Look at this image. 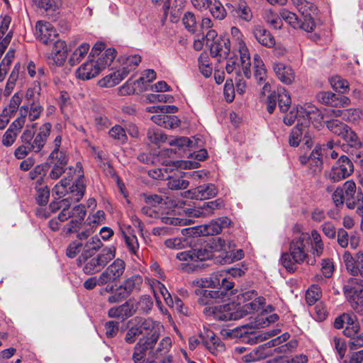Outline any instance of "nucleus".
Wrapping results in <instances>:
<instances>
[{"label": "nucleus", "mask_w": 363, "mask_h": 363, "mask_svg": "<svg viewBox=\"0 0 363 363\" xmlns=\"http://www.w3.org/2000/svg\"><path fill=\"white\" fill-rule=\"evenodd\" d=\"M93 233L92 229H84L77 235V240L72 242L67 247L66 255L70 258H74L80 252L82 253V242L86 240Z\"/></svg>", "instance_id": "25"}, {"label": "nucleus", "mask_w": 363, "mask_h": 363, "mask_svg": "<svg viewBox=\"0 0 363 363\" xmlns=\"http://www.w3.org/2000/svg\"><path fill=\"white\" fill-rule=\"evenodd\" d=\"M253 35L257 40L265 47L272 48L275 45L274 37L269 31L260 25H257L254 27Z\"/></svg>", "instance_id": "28"}, {"label": "nucleus", "mask_w": 363, "mask_h": 363, "mask_svg": "<svg viewBox=\"0 0 363 363\" xmlns=\"http://www.w3.org/2000/svg\"><path fill=\"white\" fill-rule=\"evenodd\" d=\"M226 6L234 8L235 15L246 21H250L252 17L251 10L245 1H240L236 7L230 4H226Z\"/></svg>", "instance_id": "38"}, {"label": "nucleus", "mask_w": 363, "mask_h": 363, "mask_svg": "<svg viewBox=\"0 0 363 363\" xmlns=\"http://www.w3.org/2000/svg\"><path fill=\"white\" fill-rule=\"evenodd\" d=\"M102 246V242L96 235L89 237L86 240H84L82 242V253L77 259L79 263H82V259L93 257Z\"/></svg>", "instance_id": "22"}, {"label": "nucleus", "mask_w": 363, "mask_h": 363, "mask_svg": "<svg viewBox=\"0 0 363 363\" xmlns=\"http://www.w3.org/2000/svg\"><path fill=\"white\" fill-rule=\"evenodd\" d=\"M197 230H199L198 234L202 236L213 235L221 232L220 227L216 220L208 224L199 226Z\"/></svg>", "instance_id": "47"}, {"label": "nucleus", "mask_w": 363, "mask_h": 363, "mask_svg": "<svg viewBox=\"0 0 363 363\" xmlns=\"http://www.w3.org/2000/svg\"><path fill=\"white\" fill-rule=\"evenodd\" d=\"M194 250L196 262L213 259L214 263L218 264H230L235 259H241L243 255L242 251L240 250L239 256H235L230 250V245L229 250H227L225 241L220 238H213L204 247Z\"/></svg>", "instance_id": "4"}, {"label": "nucleus", "mask_w": 363, "mask_h": 363, "mask_svg": "<svg viewBox=\"0 0 363 363\" xmlns=\"http://www.w3.org/2000/svg\"><path fill=\"white\" fill-rule=\"evenodd\" d=\"M151 120L157 125L165 128H174L179 125L180 120L173 115L162 114L154 115Z\"/></svg>", "instance_id": "29"}, {"label": "nucleus", "mask_w": 363, "mask_h": 363, "mask_svg": "<svg viewBox=\"0 0 363 363\" xmlns=\"http://www.w3.org/2000/svg\"><path fill=\"white\" fill-rule=\"evenodd\" d=\"M159 338L142 337L135 346L133 354L134 363H154L155 362L153 348Z\"/></svg>", "instance_id": "8"}, {"label": "nucleus", "mask_w": 363, "mask_h": 363, "mask_svg": "<svg viewBox=\"0 0 363 363\" xmlns=\"http://www.w3.org/2000/svg\"><path fill=\"white\" fill-rule=\"evenodd\" d=\"M265 21L274 28H280L281 21L280 17L272 9H266L263 13Z\"/></svg>", "instance_id": "55"}, {"label": "nucleus", "mask_w": 363, "mask_h": 363, "mask_svg": "<svg viewBox=\"0 0 363 363\" xmlns=\"http://www.w3.org/2000/svg\"><path fill=\"white\" fill-rule=\"evenodd\" d=\"M23 98V93L22 91L15 93L11 96L8 106L5 107L4 110H6L9 113L13 116L20 107Z\"/></svg>", "instance_id": "53"}, {"label": "nucleus", "mask_w": 363, "mask_h": 363, "mask_svg": "<svg viewBox=\"0 0 363 363\" xmlns=\"http://www.w3.org/2000/svg\"><path fill=\"white\" fill-rule=\"evenodd\" d=\"M116 256L113 246L104 248L96 256L82 259L84 263L83 271L85 274H93L100 272Z\"/></svg>", "instance_id": "9"}, {"label": "nucleus", "mask_w": 363, "mask_h": 363, "mask_svg": "<svg viewBox=\"0 0 363 363\" xmlns=\"http://www.w3.org/2000/svg\"><path fill=\"white\" fill-rule=\"evenodd\" d=\"M143 279L140 276H133L127 279L122 285L124 291L127 294L135 293L140 289Z\"/></svg>", "instance_id": "45"}, {"label": "nucleus", "mask_w": 363, "mask_h": 363, "mask_svg": "<svg viewBox=\"0 0 363 363\" xmlns=\"http://www.w3.org/2000/svg\"><path fill=\"white\" fill-rule=\"evenodd\" d=\"M51 164H57L60 165L67 166L68 162V157L65 152L62 150H52L49 156Z\"/></svg>", "instance_id": "56"}, {"label": "nucleus", "mask_w": 363, "mask_h": 363, "mask_svg": "<svg viewBox=\"0 0 363 363\" xmlns=\"http://www.w3.org/2000/svg\"><path fill=\"white\" fill-rule=\"evenodd\" d=\"M206 338L205 345L212 353L215 354L216 352H221L225 350L224 344L219 338L216 337L212 331H206Z\"/></svg>", "instance_id": "33"}, {"label": "nucleus", "mask_w": 363, "mask_h": 363, "mask_svg": "<svg viewBox=\"0 0 363 363\" xmlns=\"http://www.w3.org/2000/svg\"><path fill=\"white\" fill-rule=\"evenodd\" d=\"M308 125L297 124L291 130L289 138V143L291 146L297 147L301 140L302 135L306 133Z\"/></svg>", "instance_id": "46"}, {"label": "nucleus", "mask_w": 363, "mask_h": 363, "mask_svg": "<svg viewBox=\"0 0 363 363\" xmlns=\"http://www.w3.org/2000/svg\"><path fill=\"white\" fill-rule=\"evenodd\" d=\"M209 6H210L208 9H209L211 14L214 18L221 21L225 18L227 12L225 7L220 1H211Z\"/></svg>", "instance_id": "44"}, {"label": "nucleus", "mask_w": 363, "mask_h": 363, "mask_svg": "<svg viewBox=\"0 0 363 363\" xmlns=\"http://www.w3.org/2000/svg\"><path fill=\"white\" fill-rule=\"evenodd\" d=\"M97 62L90 60L82 64L76 71V77L82 80H89L97 76L101 72Z\"/></svg>", "instance_id": "24"}, {"label": "nucleus", "mask_w": 363, "mask_h": 363, "mask_svg": "<svg viewBox=\"0 0 363 363\" xmlns=\"http://www.w3.org/2000/svg\"><path fill=\"white\" fill-rule=\"evenodd\" d=\"M35 34L40 42L46 45L55 41L57 37V31L53 26L50 23L43 21L37 22Z\"/></svg>", "instance_id": "17"}, {"label": "nucleus", "mask_w": 363, "mask_h": 363, "mask_svg": "<svg viewBox=\"0 0 363 363\" xmlns=\"http://www.w3.org/2000/svg\"><path fill=\"white\" fill-rule=\"evenodd\" d=\"M187 244L186 239L183 238H173L164 241V245L167 247L174 250L184 248Z\"/></svg>", "instance_id": "64"}, {"label": "nucleus", "mask_w": 363, "mask_h": 363, "mask_svg": "<svg viewBox=\"0 0 363 363\" xmlns=\"http://www.w3.org/2000/svg\"><path fill=\"white\" fill-rule=\"evenodd\" d=\"M123 237L126 246L128 247L130 253L137 255V252L139 248L138 238L135 235H127L123 232Z\"/></svg>", "instance_id": "58"}, {"label": "nucleus", "mask_w": 363, "mask_h": 363, "mask_svg": "<svg viewBox=\"0 0 363 363\" xmlns=\"http://www.w3.org/2000/svg\"><path fill=\"white\" fill-rule=\"evenodd\" d=\"M211 54L213 57H219L225 59L228 55L230 47V41L225 38H218L214 42L209 44Z\"/></svg>", "instance_id": "27"}, {"label": "nucleus", "mask_w": 363, "mask_h": 363, "mask_svg": "<svg viewBox=\"0 0 363 363\" xmlns=\"http://www.w3.org/2000/svg\"><path fill=\"white\" fill-rule=\"evenodd\" d=\"M104 219L105 213L103 211H98L94 215L89 216L86 219V224L89 225L88 229H92L94 232V228L101 224Z\"/></svg>", "instance_id": "59"}, {"label": "nucleus", "mask_w": 363, "mask_h": 363, "mask_svg": "<svg viewBox=\"0 0 363 363\" xmlns=\"http://www.w3.org/2000/svg\"><path fill=\"white\" fill-rule=\"evenodd\" d=\"M217 194L218 189L214 184H206L186 191L182 195L186 199L206 200L215 197Z\"/></svg>", "instance_id": "14"}, {"label": "nucleus", "mask_w": 363, "mask_h": 363, "mask_svg": "<svg viewBox=\"0 0 363 363\" xmlns=\"http://www.w3.org/2000/svg\"><path fill=\"white\" fill-rule=\"evenodd\" d=\"M279 16L294 28H301L306 32H312L315 26L314 21H310V18H303L301 21L294 13L285 9L280 11Z\"/></svg>", "instance_id": "15"}, {"label": "nucleus", "mask_w": 363, "mask_h": 363, "mask_svg": "<svg viewBox=\"0 0 363 363\" xmlns=\"http://www.w3.org/2000/svg\"><path fill=\"white\" fill-rule=\"evenodd\" d=\"M125 263L121 259H116L99 276V284L103 285L108 282H113L119 279L123 274Z\"/></svg>", "instance_id": "13"}, {"label": "nucleus", "mask_w": 363, "mask_h": 363, "mask_svg": "<svg viewBox=\"0 0 363 363\" xmlns=\"http://www.w3.org/2000/svg\"><path fill=\"white\" fill-rule=\"evenodd\" d=\"M156 72L153 69L145 70L142 76L134 82V84L138 86V91L143 92L147 89L148 83L156 79Z\"/></svg>", "instance_id": "37"}, {"label": "nucleus", "mask_w": 363, "mask_h": 363, "mask_svg": "<svg viewBox=\"0 0 363 363\" xmlns=\"http://www.w3.org/2000/svg\"><path fill=\"white\" fill-rule=\"evenodd\" d=\"M89 45L88 43H82L80 45L71 55L69 62L72 66L78 64L88 53L89 50Z\"/></svg>", "instance_id": "42"}, {"label": "nucleus", "mask_w": 363, "mask_h": 363, "mask_svg": "<svg viewBox=\"0 0 363 363\" xmlns=\"http://www.w3.org/2000/svg\"><path fill=\"white\" fill-rule=\"evenodd\" d=\"M76 167L78 169V179L72 184V186H69V179L65 177L62 178L52 189V193L60 198L69 194L67 198L62 199V210L57 216V220L60 222H64L68 218H74V207L71 208L70 206L72 203L79 201L85 192L86 184L82 166L78 162Z\"/></svg>", "instance_id": "1"}, {"label": "nucleus", "mask_w": 363, "mask_h": 363, "mask_svg": "<svg viewBox=\"0 0 363 363\" xmlns=\"http://www.w3.org/2000/svg\"><path fill=\"white\" fill-rule=\"evenodd\" d=\"M347 125L340 122L338 120L332 119L327 122L328 128L333 132L334 134L342 136L344 133L345 130H346Z\"/></svg>", "instance_id": "61"}, {"label": "nucleus", "mask_w": 363, "mask_h": 363, "mask_svg": "<svg viewBox=\"0 0 363 363\" xmlns=\"http://www.w3.org/2000/svg\"><path fill=\"white\" fill-rule=\"evenodd\" d=\"M239 52L240 55V62L241 63L242 74L247 79H249L251 77L250 57L249 50L243 42L239 43Z\"/></svg>", "instance_id": "31"}, {"label": "nucleus", "mask_w": 363, "mask_h": 363, "mask_svg": "<svg viewBox=\"0 0 363 363\" xmlns=\"http://www.w3.org/2000/svg\"><path fill=\"white\" fill-rule=\"evenodd\" d=\"M310 243L313 255L320 257L324 250V244L320 233L316 230H313L310 235Z\"/></svg>", "instance_id": "34"}, {"label": "nucleus", "mask_w": 363, "mask_h": 363, "mask_svg": "<svg viewBox=\"0 0 363 363\" xmlns=\"http://www.w3.org/2000/svg\"><path fill=\"white\" fill-rule=\"evenodd\" d=\"M118 93L120 96H127L140 92L137 84H134V82H132L130 79H128L123 86L118 88Z\"/></svg>", "instance_id": "63"}, {"label": "nucleus", "mask_w": 363, "mask_h": 363, "mask_svg": "<svg viewBox=\"0 0 363 363\" xmlns=\"http://www.w3.org/2000/svg\"><path fill=\"white\" fill-rule=\"evenodd\" d=\"M317 99L323 104L333 107H345L351 103L348 97L331 91H320L317 94Z\"/></svg>", "instance_id": "18"}, {"label": "nucleus", "mask_w": 363, "mask_h": 363, "mask_svg": "<svg viewBox=\"0 0 363 363\" xmlns=\"http://www.w3.org/2000/svg\"><path fill=\"white\" fill-rule=\"evenodd\" d=\"M277 100L279 103V108L281 111H286L291 105V97L289 93L283 87L277 89Z\"/></svg>", "instance_id": "43"}, {"label": "nucleus", "mask_w": 363, "mask_h": 363, "mask_svg": "<svg viewBox=\"0 0 363 363\" xmlns=\"http://www.w3.org/2000/svg\"><path fill=\"white\" fill-rule=\"evenodd\" d=\"M172 346V340L169 337H164L161 340L156 349L153 348L155 360L166 354Z\"/></svg>", "instance_id": "50"}, {"label": "nucleus", "mask_w": 363, "mask_h": 363, "mask_svg": "<svg viewBox=\"0 0 363 363\" xmlns=\"http://www.w3.org/2000/svg\"><path fill=\"white\" fill-rule=\"evenodd\" d=\"M147 282L152 289L153 295H171L165 286L160 281L156 279H148Z\"/></svg>", "instance_id": "57"}, {"label": "nucleus", "mask_w": 363, "mask_h": 363, "mask_svg": "<svg viewBox=\"0 0 363 363\" xmlns=\"http://www.w3.org/2000/svg\"><path fill=\"white\" fill-rule=\"evenodd\" d=\"M135 312V308L130 302H125L117 307H113L108 311V316L111 318H121L125 319L131 316Z\"/></svg>", "instance_id": "30"}, {"label": "nucleus", "mask_w": 363, "mask_h": 363, "mask_svg": "<svg viewBox=\"0 0 363 363\" xmlns=\"http://www.w3.org/2000/svg\"><path fill=\"white\" fill-rule=\"evenodd\" d=\"M343 261L347 272L353 276L360 274L363 277V252L359 251L352 255L347 251L343 254Z\"/></svg>", "instance_id": "16"}, {"label": "nucleus", "mask_w": 363, "mask_h": 363, "mask_svg": "<svg viewBox=\"0 0 363 363\" xmlns=\"http://www.w3.org/2000/svg\"><path fill=\"white\" fill-rule=\"evenodd\" d=\"M172 346V340L169 337H164L161 340L156 349L153 348L155 360L166 354Z\"/></svg>", "instance_id": "51"}, {"label": "nucleus", "mask_w": 363, "mask_h": 363, "mask_svg": "<svg viewBox=\"0 0 363 363\" xmlns=\"http://www.w3.org/2000/svg\"><path fill=\"white\" fill-rule=\"evenodd\" d=\"M121 68L104 77L100 84L102 86L113 87L119 84L128 74L139 65L141 57L134 55L122 58Z\"/></svg>", "instance_id": "7"}, {"label": "nucleus", "mask_w": 363, "mask_h": 363, "mask_svg": "<svg viewBox=\"0 0 363 363\" xmlns=\"http://www.w3.org/2000/svg\"><path fill=\"white\" fill-rule=\"evenodd\" d=\"M128 323L130 326L125 337V341L128 344L133 343L140 335H142L143 337L154 336V338H159L163 329L162 325L159 322L140 317L131 319Z\"/></svg>", "instance_id": "6"}, {"label": "nucleus", "mask_w": 363, "mask_h": 363, "mask_svg": "<svg viewBox=\"0 0 363 363\" xmlns=\"http://www.w3.org/2000/svg\"><path fill=\"white\" fill-rule=\"evenodd\" d=\"M116 56V51L114 48H108L105 50L101 56L96 62L99 65L101 69L111 65Z\"/></svg>", "instance_id": "49"}, {"label": "nucleus", "mask_w": 363, "mask_h": 363, "mask_svg": "<svg viewBox=\"0 0 363 363\" xmlns=\"http://www.w3.org/2000/svg\"><path fill=\"white\" fill-rule=\"evenodd\" d=\"M354 171L352 161L345 155H342L334 164L330 171L325 172V177L333 182H338L349 177Z\"/></svg>", "instance_id": "10"}, {"label": "nucleus", "mask_w": 363, "mask_h": 363, "mask_svg": "<svg viewBox=\"0 0 363 363\" xmlns=\"http://www.w3.org/2000/svg\"><path fill=\"white\" fill-rule=\"evenodd\" d=\"M189 183L187 180L179 177H170L167 182V186L172 190L185 189Z\"/></svg>", "instance_id": "62"}, {"label": "nucleus", "mask_w": 363, "mask_h": 363, "mask_svg": "<svg viewBox=\"0 0 363 363\" xmlns=\"http://www.w3.org/2000/svg\"><path fill=\"white\" fill-rule=\"evenodd\" d=\"M46 166L37 165L29 172V177L32 180L36 181L35 185L41 186L44 184V177L46 174Z\"/></svg>", "instance_id": "52"}, {"label": "nucleus", "mask_w": 363, "mask_h": 363, "mask_svg": "<svg viewBox=\"0 0 363 363\" xmlns=\"http://www.w3.org/2000/svg\"><path fill=\"white\" fill-rule=\"evenodd\" d=\"M273 69L277 78L284 84H291L295 79V73L291 66L281 62H275Z\"/></svg>", "instance_id": "26"}, {"label": "nucleus", "mask_w": 363, "mask_h": 363, "mask_svg": "<svg viewBox=\"0 0 363 363\" xmlns=\"http://www.w3.org/2000/svg\"><path fill=\"white\" fill-rule=\"evenodd\" d=\"M344 195L345 196V203L348 208H356V213L363 216V195L362 193L356 194V184L352 180L346 181L343 187Z\"/></svg>", "instance_id": "11"}, {"label": "nucleus", "mask_w": 363, "mask_h": 363, "mask_svg": "<svg viewBox=\"0 0 363 363\" xmlns=\"http://www.w3.org/2000/svg\"><path fill=\"white\" fill-rule=\"evenodd\" d=\"M35 199L37 203L40 206L45 205L48 203L50 197V189H48V186L44 184H43L41 186L35 185Z\"/></svg>", "instance_id": "54"}, {"label": "nucleus", "mask_w": 363, "mask_h": 363, "mask_svg": "<svg viewBox=\"0 0 363 363\" xmlns=\"http://www.w3.org/2000/svg\"><path fill=\"white\" fill-rule=\"evenodd\" d=\"M35 125L36 123H33L30 128L27 126L23 130L20 138L22 144L14 152L16 158L23 159L31 152L38 153L45 146L50 135L52 125L50 123H43L35 135L33 129L35 128Z\"/></svg>", "instance_id": "3"}, {"label": "nucleus", "mask_w": 363, "mask_h": 363, "mask_svg": "<svg viewBox=\"0 0 363 363\" xmlns=\"http://www.w3.org/2000/svg\"><path fill=\"white\" fill-rule=\"evenodd\" d=\"M191 285L194 290L196 295H212V291L209 288H213L216 285H220V280L217 278L213 279V277L208 279H196L191 282Z\"/></svg>", "instance_id": "23"}, {"label": "nucleus", "mask_w": 363, "mask_h": 363, "mask_svg": "<svg viewBox=\"0 0 363 363\" xmlns=\"http://www.w3.org/2000/svg\"><path fill=\"white\" fill-rule=\"evenodd\" d=\"M67 58L66 43L63 40L55 41L52 50L48 57V62L50 65L62 66Z\"/></svg>", "instance_id": "21"}, {"label": "nucleus", "mask_w": 363, "mask_h": 363, "mask_svg": "<svg viewBox=\"0 0 363 363\" xmlns=\"http://www.w3.org/2000/svg\"><path fill=\"white\" fill-rule=\"evenodd\" d=\"M255 77L258 82H264L267 77V70L264 62L259 55H254Z\"/></svg>", "instance_id": "40"}, {"label": "nucleus", "mask_w": 363, "mask_h": 363, "mask_svg": "<svg viewBox=\"0 0 363 363\" xmlns=\"http://www.w3.org/2000/svg\"><path fill=\"white\" fill-rule=\"evenodd\" d=\"M74 218L72 219L64 227V232L66 234L76 233L79 229L86 216V208L82 204L74 207Z\"/></svg>", "instance_id": "20"}, {"label": "nucleus", "mask_w": 363, "mask_h": 363, "mask_svg": "<svg viewBox=\"0 0 363 363\" xmlns=\"http://www.w3.org/2000/svg\"><path fill=\"white\" fill-rule=\"evenodd\" d=\"M318 112V110L313 107L309 108H303L302 106L296 109L291 110L284 118V123L287 125H292L295 120L297 119L298 123L301 125H309L310 122L312 121V115Z\"/></svg>", "instance_id": "12"}, {"label": "nucleus", "mask_w": 363, "mask_h": 363, "mask_svg": "<svg viewBox=\"0 0 363 363\" xmlns=\"http://www.w3.org/2000/svg\"><path fill=\"white\" fill-rule=\"evenodd\" d=\"M225 203L222 199L203 203V204L190 213L194 217H208L213 215L215 211L224 208Z\"/></svg>", "instance_id": "19"}, {"label": "nucleus", "mask_w": 363, "mask_h": 363, "mask_svg": "<svg viewBox=\"0 0 363 363\" xmlns=\"http://www.w3.org/2000/svg\"><path fill=\"white\" fill-rule=\"evenodd\" d=\"M157 302L159 303L161 302L160 298H163L165 303L175 311L180 313H184L183 311V302L179 298V296H155Z\"/></svg>", "instance_id": "48"}, {"label": "nucleus", "mask_w": 363, "mask_h": 363, "mask_svg": "<svg viewBox=\"0 0 363 363\" xmlns=\"http://www.w3.org/2000/svg\"><path fill=\"white\" fill-rule=\"evenodd\" d=\"M293 4L296 7L298 11L302 14L303 18H310V21H313L311 16V12L315 11V6L306 0H291Z\"/></svg>", "instance_id": "35"}, {"label": "nucleus", "mask_w": 363, "mask_h": 363, "mask_svg": "<svg viewBox=\"0 0 363 363\" xmlns=\"http://www.w3.org/2000/svg\"><path fill=\"white\" fill-rule=\"evenodd\" d=\"M343 289L345 294L349 295H363V280L350 278L344 284Z\"/></svg>", "instance_id": "32"}, {"label": "nucleus", "mask_w": 363, "mask_h": 363, "mask_svg": "<svg viewBox=\"0 0 363 363\" xmlns=\"http://www.w3.org/2000/svg\"><path fill=\"white\" fill-rule=\"evenodd\" d=\"M310 235L302 233L294 238L289 245V252H284L281 257V263L289 272H294L296 269V264H302L306 261L308 264H315L314 259L308 258L307 246L310 244Z\"/></svg>", "instance_id": "5"}, {"label": "nucleus", "mask_w": 363, "mask_h": 363, "mask_svg": "<svg viewBox=\"0 0 363 363\" xmlns=\"http://www.w3.org/2000/svg\"><path fill=\"white\" fill-rule=\"evenodd\" d=\"M264 305V297L257 296L243 306L232 302L223 305L207 307L204 309L203 312L207 314L213 313L221 320H238L248 313L259 311L268 313L273 310V307L271 305H268L266 307Z\"/></svg>", "instance_id": "2"}, {"label": "nucleus", "mask_w": 363, "mask_h": 363, "mask_svg": "<svg viewBox=\"0 0 363 363\" xmlns=\"http://www.w3.org/2000/svg\"><path fill=\"white\" fill-rule=\"evenodd\" d=\"M147 137L150 143L159 144L167 140L165 135L162 132L156 128H149L147 133Z\"/></svg>", "instance_id": "60"}, {"label": "nucleus", "mask_w": 363, "mask_h": 363, "mask_svg": "<svg viewBox=\"0 0 363 363\" xmlns=\"http://www.w3.org/2000/svg\"><path fill=\"white\" fill-rule=\"evenodd\" d=\"M321 155V149L316 146L309 155L308 164L314 172H320L322 168Z\"/></svg>", "instance_id": "41"}, {"label": "nucleus", "mask_w": 363, "mask_h": 363, "mask_svg": "<svg viewBox=\"0 0 363 363\" xmlns=\"http://www.w3.org/2000/svg\"><path fill=\"white\" fill-rule=\"evenodd\" d=\"M52 164V167L48 175L49 179L56 180L59 179L63 174H65L66 175L64 177V178L68 177L69 179V182H71L72 179V171L71 168H69L67 172V167L65 165H60L57 164ZM69 186H72L70 184Z\"/></svg>", "instance_id": "36"}, {"label": "nucleus", "mask_w": 363, "mask_h": 363, "mask_svg": "<svg viewBox=\"0 0 363 363\" xmlns=\"http://www.w3.org/2000/svg\"><path fill=\"white\" fill-rule=\"evenodd\" d=\"M279 316L276 313L267 315V313H261L256 318L254 323H251V328H264L269 325L270 323L276 322Z\"/></svg>", "instance_id": "39"}]
</instances>
